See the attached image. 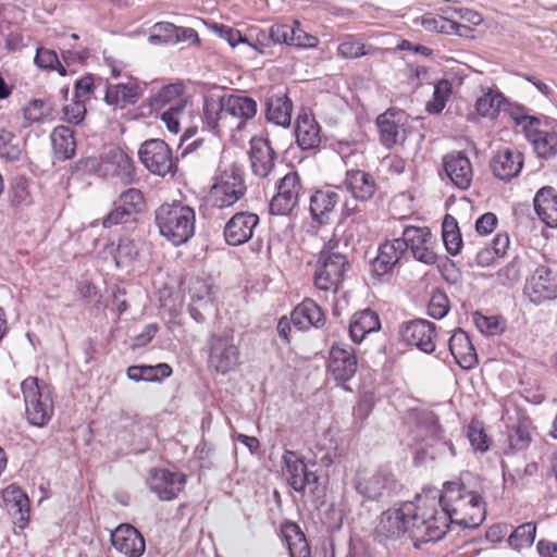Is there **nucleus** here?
Here are the masks:
<instances>
[{"label":"nucleus","mask_w":557,"mask_h":557,"mask_svg":"<svg viewBox=\"0 0 557 557\" xmlns=\"http://www.w3.org/2000/svg\"><path fill=\"white\" fill-rule=\"evenodd\" d=\"M504 101V97L498 92L487 91L475 102V109L482 116L494 117Z\"/></svg>","instance_id":"obj_48"},{"label":"nucleus","mask_w":557,"mask_h":557,"mask_svg":"<svg viewBox=\"0 0 557 557\" xmlns=\"http://www.w3.org/2000/svg\"><path fill=\"white\" fill-rule=\"evenodd\" d=\"M534 209L543 223L557 227V191L550 186L542 187L534 197Z\"/></svg>","instance_id":"obj_36"},{"label":"nucleus","mask_w":557,"mask_h":557,"mask_svg":"<svg viewBox=\"0 0 557 557\" xmlns=\"http://www.w3.org/2000/svg\"><path fill=\"white\" fill-rule=\"evenodd\" d=\"M368 53L366 46L350 36L337 47V55L343 59H357Z\"/></svg>","instance_id":"obj_55"},{"label":"nucleus","mask_w":557,"mask_h":557,"mask_svg":"<svg viewBox=\"0 0 557 557\" xmlns=\"http://www.w3.org/2000/svg\"><path fill=\"white\" fill-rule=\"evenodd\" d=\"M207 348L208 368L219 374L225 375L240 364V351L235 344L232 329L211 334L207 341Z\"/></svg>","instance_id":"obj_6"},{"label":"nucleus","mask_w":557,"mask_h":557,"mask_svg":"<svg viewBox=\"0 0 557 557\" xmlns=\"http://www.w3.org/2000/svg\"><path fill=\"white\" fill-rule=\"evenodd\" d=\"M247 193L245 173L243 169L232 165L222 171L210 189L212 206L225 209L234 206Z\"/></svg>","instance_id":"obj_8"},{"label":"nucleus","mask_w":557,"mask_h":557,"mask_svg":"<svg viewBox=\"0 0 557 557\" xmlns=\"http://www.w3.org/2000/svg\"><path fill=\"white\" fill-rule=\"evenodd\" d=\"M448 347L456 363L466 370L478 364V355L469 335L461 329H456L448 341Z\"/></svg>","instance_id":"obj_30"},{"label":"nucleus","mask_w":557,"mask_h":557,"mask_svg":"<svg viewBox=\"0 0 557 557\" xmlns=\"http://www.w3.org/2000/svg\"><path fill=\"white\" fill-rule=\"evenodd\" d=\"M380 141L387 148L403 146L411 133L409 115L396 108L386 110L376 117Z\"/></svg>","instance_id":"obj_11"},{"label":"nucleus","mask_w":557,"mask_h":557,"mask_svg":"<svg viewBox=\"0 0 557 557\" xmlns=\"http://www.w3.org/2000/svg\"><path fill=\"white\" fill-rule=\"evenodd\" d=\"M536 525L533 522H527L519 525L508 537L510 547L522 549L530 547L535 539Z\"/></svg>","instance_id":"obj_46"},{"label":"nucleus","mask_w":557,"mask_h":557,"mask_svg":"<svg viewBox=\"0 0 557 557\" xmlns=\"http://www.w3.org/2000/svg\"><path fill=\"white\" fill-rule=\"evenodd\" d=\"M348 267L349 263L344 253L321 250L313 274L314 287L324 293L336 294Z\"/></svg>","instance_id":"obj_9"},{"label":"nucleus","mask_w":557,"mask_h":557,"mask_svg":"<svg viewBox=\"0 0 557 557\" xmlns=\"http://www.w3.org/2000/svg\"><path fill=\"white\" fill-rule=\"evenodd\" d=\"M283 474L294 491L302 495L308 494L312 498L322 497L324 487L320 483V476L315 471H311L295 451L286 450L283 455Z\"/></svg>","instance_id":"obj_7"},{"label":"nucleus","mask_w":557,"mask_h":557,"mask_svg":"<svg viewBox=\"0 0 557 557\" xmlns=\"http://www.w3.org/2000/svg\"><path fill=\"white\" fill-rule=\"evenodd\" d=\"M20 154L18 138L8 129H0V157L8 160H17Z\"/></svg>","instance_id":"obj_51"},{"label":"nucleus","mask_w":557,"mask_h":557,"mask_svg":"<svg viewBox=\"0 0 557 557\" xmlns=\"http://www.w3.org/2000/svg\"><path fill=\"white\" fill-rule=\"evenodd\" d=\"M357 366V357L351 346L335 343L331 347L327 369L336 381H349L356 374Z\"/></svg>","instance_id":"obj_21"},{"label":"nucleus","mask_w":557,"mask_h":557,"mask_svg":"<svg viewBox=\"0 0 557 557\" xmlns=\"http://www.w3.org/2000/svg\"><path fill=\"white\" fill-rule=\"evenodd\" d=\"M293 103L285 95L271 96L267 102V120L277 126L288 127L292 122Z\"/></svg>","instance_id":"obj_40"},{"label":"nucleus","mask_w":557,"mask_h":557,"mask_svg":"<svg viewBox=\"0 0 557 557\" xmlns=\"http://www.w3.org/2000/svg\"><path fill=\"white\" fill-rule=\"evenodd\" d=\"M380 327L381 322L377 313L371 309H366L351 317L349 335L352 342L359 344L368 334L377 332Z\"/></svg>","instance_id":"obj_38"},{"label":"nucleus","mask_w":557,"mask_h":557,"mask_svg":"<svg viewBox=\"0 0 557 557\" xmlns=\"http://www.w3.org/2000/svg\"><path fill=\"white\" fill-rule=\"evenodd\" d=\"M213 30L219 35L220 38L224 39L230 44L231 47H236L238 44L248 42V38L243 36L239 30L234 29L226 25L213 26Z\"/></svg>","instance_id":"obj_64"},{"label":"nucleus","mask_w":557,"mask_h":557,"mask_svg":"<svg viewBox=\"0 0 557 557\" xmlns=\"http://www.w3.org/2000/svg\"><path fill=\"white\" fill-rule=\"evenodd\" d=\"M115 202L122 208H125L133 216L143 211L145 207L144 196L141 191L136 188H128L123 191Z\"/></svg>","instance_id":"obj_50"},{"label":"nucleus","mask_w":557,"mask_h":557,"mask_svg":"<svg viewBox=\"0 0 557 557\" xmlns=\"http://www.w3.org/2000/svg\"><path fill=\"white\" fill-rule=\"evenodd\" d=\"M48 115V108L42 100L35 99L23 110L24 127L41 122Z\"/></svg>","instance_id":"obj_56"},{"label":"nucleus","mask_w":557,"mask_h":557,"mask_svg":"<svg viewBox=\"0 0 557 557\" xmlns=\"http://www.w3.org/2000/svg\"><path fill=\"white\" fill-rule=\"evenodd\" d=\"M480 479L471 472H462L457 479L445 482L438 497L448 513L450 523L475 529L485 519V503Z\"/></svg>","instance_id":"obj_1"},{"label":"nucleus","mask_w":557,"mask_h":557,"mask_svg":"<svg viewBox=\"0 0 557 557\" xmlns=\"http://www.w3.org/2000/svg\"><path fill=\"white\" fill-rule=\"evenodd\" d=\"M250 162L252 172L267 177L275 164V151L267 138L255 137L250 140Z\"/></svg>","instance_id":"obj_31"},{"label":"nucleus","mask_w":557,"mask_h":557,"mask_svg":"<svg viewBox=\"0 0 557 557\" xmlns=\"http://www.w3.org/2000/svg\"><path fill=\"white\" fill-rule=\"evenodd\" d=\"M138 156L149 172L160 176L170 173L174 166L172 150L161 139L146 140L140 146Z\"/></svg>","instance_id":"obj_16"},{"label":"nucleus","mask_w":557,"mask_h":557,"mask_svg":"<svg viewBox=\"0 0 557 557\" xmlns=\"http://www.w3.org/2000/svg\"><path fill=\"white\" fill-rule=\"evenodd\" d=\"M159 233L174 246L187 243L195 234V210L182 202L161 205L154 213Z\"/></svg>","instance_id":"obj_4"},{"label":"nucleus","mask_w":557,"mask_h":557,"mask_svg":"<svg viewBox=\"0 0 557 557\" xmlns=\"http://www.w3.org/2000/svg\"><path fill=\"white\" fill-rule=\"evenodd\" d=\"M52 148L60 160L71 159L76 149L74 132L69 126H57L51 134Z\"/></svg>","instance_id":"obj_42"},{"label":"nucleus","mask_w":557,"mask_h":557,"mask_svg":"<svg viewBox=\"0 0 557 557\" xmlns=\"http://www.w3.org/2000/svg\"><path fill=\"white\" fill-rule=\"evenodd\" d=\"M411 506L409 502L398 507L389 508L380 516L375 528L376 535L383 539L396 540L408 534L411 539Z\"/></svg>","instance_id":"obj_15"},{"label":"nucleus","mask_w":557,"mask_h":557,"mask_svg":"<svg viewBox=\"0 0 557 557\" xmlns=\"http://www.w3.org/2000/svg\"><path fill=\"white\" fill-rule=\"evenodd\" d=\"M444 171L453 185L459 189L470 187L473 169L469 158L460 151L448 153L443 159Z\"/></svg>","instance_id":"obj_27"},{"label":"nucleus","mask_w":557,"mask_h":557,"mask_svg":"<svg viewBox=\"0 0 557 557\" xmlns=\"http://www.w3.org/2000/svg\"><path fill=\"white\" fill-rule=\"evenodd\" d=\"M418 428L420 433L425 437H430L432 440H441L442 437L441 425L438 424L436 416L432 412H424L420 416L418 420Z\"/></svg>","instance_id":"obj_54"},{"label":"nucleus","mask_w":557,"mask_h":557,"mask_svg":"<svg viewBox=\"0 0 557 557\" xmlns=\"http://www.w3.org/2000/svg\"><path fill=\"white\" fill-rule=\"evenodd\" d=\"M502 419L507 426L504 454L509 456L515 453L524 451L532 442V422L529 417L519 410H516V417H512L509 409L505 406Z\"/></svg>","instance_id":"obj_13"},{"label":"nucleus","mask_w":557,"mask_h":557,"mask_svg":"<svg viewBox=\"0 0 557 557\" xmlns=\"http://www.w3.org/2000/svg\"><path fill=\"white\" fill-rule=\"evenodd\" d=\"M223 97L228 114L234 117L233 129L240 131L246 121L257 114V102L252 98L242 95H224Z\"/></svg>","instance_id":"obj_33"},{"label":"nucleus","mask_w":557,"mask_h":557,"mask_svg":"<svg viewBox=\"0 0 557 557\" xmlns=\"http://www.w3.org/2000/svg\"><path fill=\"white\" fill-rule=\"evenodd\" d=\"M143 381L160 382L162 379L172 374V368L168 363H158L156 366H140Z\"/></svg>","instance_id":"obj_59"},{"label":"nucleus","mask_w":557,"mask_h":557,"mask_svg":"<svg viewBox=\"0 0 557 557\" xmlns=\"http://www.w3.org/2000/svg\"><path fill=\"white\" fill-rule=\"evenodd\" d=\"M511 120L524 133L540 158L549 159L557 154V122L546 116L528 114L523 107L512 108Z\"/></svg>","instance_id":"obj_3"},{"label":"nucleus","mask_w":557,"mask_h":557,"mask_svg":"<svg viewBox=\"0 0 557 557\" xmlns=\"http://www.w3.org/2000/svg\"><path fill=\"white\" fill-rule=\"evenodd\" d=\"M295 136L298 146L302 150H312L319 147L321 143V127L311 113L302 110L298 114Z\"/></svg>","instance_id":"obj_32"},{"label":"nucleus","mask_w":557,"mask_h":557,"mask_svg":"<svg viewBox=\"0 0 557 557\" xmlns=\"http://www.w3.org/2000/svg\"><path fill=\"white\" fill-rule=\"evenodd\" d=\"M113 547L127 557H140L146 548L140 532L131 524H121L111 533Z\"/></svg>","instance_id":"obj_26"},{"label":"nucleus","mask_w":557,"mask_h":557,"mask_svg":"<svg viewBox=\"0 0 557 557\" xmlns=\"http://www.w3.org/2000/svg\"><path fill=\"white\" fill-rule=\"evenodd\" d=\"M234 117H231L225 106L224 97L208 96L202 108V122L207 128L216 135L233 133Z\"/></svg>","instance_id":"obj_20"},{"label":"nucleus","mask_w":557,"mask_h":557,"mask_svg":"<svg viewBox=\"0 0 557 557\" xmlns=\"http://www.w3.org/2000/svg\"><path fill=\"white\" fill-rule=\"evenodd\" d=\"M294 26L288 24L275 23L270 26V38L274 45H287L290 46L293 42V30Z\"/></svg>","instance_id":"obj_60"},{"label":"nucleus","mask_w":557,"mask_h":557,"mask_svg":"<svg viewBox=\"0 0 557 557\" xmlns=\"http://www.w3.org/2000/svg\"><path fill=\"white\" fill-rule=\"evenodd\" d=\"M259 224V216L251 212H238L225 224L224 237L227 244L238 246L248 242Z\"/></svg>","instance_id":"obj_24"},{"label":"nucleus","mask_w":557,"mask_h":557,"mask_svg":"<svg viewBox=\"0 0 557 557\" xmlns=\"http://www.w3.org/2000/svg\"><path fill=\"white\" fill-rule=\"evenodd\" d=\"M406 253L405 243L400 238L386 240L379 247L376 258L372 262V271L377 276L391 273Z\"/></svg>","instance_id":"obj_29"},{"label":"nucleus","mask_w":557,"mask_h":557,"mask_svg":"<svg viewBox=\"0 0 557 557\" xmlns=\"http://www.w3.org/2000/svg\"><path fill=\"white\" fill-rule=\"evenodd\" d=\"M399 333L404 342L425 354L435 350L436 326L431 321L424 319L408 321L400 326Z\"/></svg>","instance_id":"obj_19"},{"label":"nucleus","mask_w":557,"mask_h":557,"mask_svg":"<svg viewBox=\"0 0 557 557\" xmlns=\"http://www.w3.org/2000/svg\"><path fill=\"white\" fill-rule=\"evenodd\" d=\"M27 420L36 426L46 425L53 416L54 406L50 387L35 376L26 377L21 384Z\"/></svg>","instance_id":"obj_5"},{"label":"nucleus","mask_w":557,"mask_h":557,"mask_svg":"<svg viewBox=\"0 0 557 557\" xmlns=\"http://www.w3.org/2000/svg\"><path fill=\"white\" fill-rule=\"evenodd\" d=\"M34 61L40 69L57 71L61 76L66 75L65 66L60 62L57 52L53 50L38 48Z\"/></svg>","instance_id":"obj_49"},{"label":"nucleus","mask_w":557,"mask_h":557,"mask_svg":"<svg viewBox=\"0 0 557 557\" xmlns=\"http://www.w3.org/2000/svg\"><path fill=\"white\" fill-rule=\"evenodd\" d=\"M189 97L182 83H173L152 90L147 103L151 111H161L172 107H187Z\"/></svg>","instance_id":"obj_25"},{"label":"nucleus","mask_w":557,"mask_h":557,"mask_svg":"<svg viewBox=\"0 0 557 557\" xmlns=\"http://www.w3.org/2000/svg\"><path fill=\"white\" fill-rule=\"evenodd\" d=\"M247 38L248 42L246 44L261 54L265 53V50L273 46L272 40L270 38V29L251 30Z\"/></svg>","instance_id":"obj_58"},{"label":"nucleus","mask_w":557,"mask_h":557,"mask_svg":"<svg viewBox=\"0 0 557 557\" xmlns=\"http://www.w3.org/2000/svg\"><path fill=\"white\" fill-rule=\"evenodd\" d=\"M520 274L521 261L519 258H515L512 261L496 272L495 280L503 286H512L520 278Z\"/></svg>","instance_id":"obj_52"},{"label":"nucleus","mask_w":557,"mask_h":557,"mask_svg":"<svg viewBox=\"0 0 557 557\" xmlns=\"http://www.w3.org/2000/svg\"><path fill=\"white\" fill-rule=\"evenodd\" d=\"M138 251V243L127 237L120 238L116 247H110V253L113 255L117 268L134 261Z\"/></svg>","instance_id":"obj_45"},{"label":"nucleus","mask_w":557,"mask_h":557,"mask_svg":"<svg viewBox=\"0 0 557 557\" xmlns=\"http://www.w3.org/2000/svg\"><path fill=\"white\" fill-rule=\"evenodd\" d=\"M186 33L195 34L191 28H182L169 22H159L152 26L148 41L151 45L175 44Z\"/></svg>","instance_id":"obj_43"},{"label":"nucleus","mask_w":557,"mask_h":557,"mask_svg":"<svg viewBox=\"0 0 557 557\" xmlns=\"http://www.w3.org/2000/svg\"><path fill=\"white\" fill-rule=\"evenodd\" d=\"M409 504L412 509L411 540L428 543L438 541L446 534L450 520L442 506L437 490H426Z\"/></svg>","instance_id":"obj_2"},{"label":"nucleus","mask_w":557,"mask_h":557,"mask_svg":"<svg viewBox=\"0 0 557 557\" xmlns=\"http://www.w3.org/2000/svg\"><path fill=\"white\" fill-rule=\"evenodd\" d=\"M523 164L524 156L516 148L499 149L490 161L493 175L504 182H509L517 177Z\"/></svg>","instance_id":"obj_22"},{"label":"nucleus","mask_w":557,"mask_h":557,"mask_svg":"<svg viewBox=\"0 0 557 557\" xmlns=\"http://www.w3.org/2000/svg\"><path fill=\"white\" fill-rule=\"evenodd\" d=\"M355 487L363 498L380 500L391 496L395 487V480L393 474L386 470L360 471L357 474Z\"/></svg>","instance_id":"obj_17"},{"label":"nucleus","mask_w":557,"mask_h":557,"mask_svg":"<svg viewBox=\"0 0 557 557\" xmlns=\"http://www.w3.org/2000/svg\"><path fill=\"white\" fill-rule=\"evenodd\" d=\"M339 200V193L332 187L317 189L309 200V211L312 220L319 224H325Z\"/></svg>","instance_id":"obj_28"},{"label":"nucleus","mask_w":557,"mask_h":557,"mask_svg":"<svg viewBox=\"0 0 557 557\" xmlns=\"http://www.w3.org/2000/svg\"><path fill=\"white\" fill-rule=\"evenodd\" d=\"M449 311V300L447 295L440 289L432 293L428 305V314L433 319H443Z\"/></svg>","instance_id":"obj_53"},{"label":"nucleus","mask_w":557,"mask_h":557,"mask_svg":"<svg viewBox=\"0 0 557 557\" xmlns=\"http://www.w3.org/2000/svg\"><path fill=\"white\" fill-rule=\"evenodd\" d=\"M133 218L134 216L131 215V213H128L127 210H125V208H122L114 201L113 208L103 218L102 225L106 228H110L122 223H127L131 220H133Z\"/></svg>","instance_id":"obj_61"},{"label":"nucleus","mask_w":557,"mask_h":557,"mask_svg":"<svg viewBox=\"0 0 557 557\" xmlns=\"http://www.w3.org/2000/svg\"><path fill=\"white\" fill-rule=\"evenodd\" d=\"M523 295L534 306L556 300L557 273L545 264L535 267L525 280Z\"/></svg>","instance_id":"obj_10"},{"label":"nucleus","mask_w":557,"mask_h":557,"mask_svg":"<svg viewBox=\"0 0 557 557\" xmlns=\"http://www.w3.org/2000/svg\"><path fill=\"white\" fill-rule=\"evenodd\" d=\"M292 322L297 330L307 331L312 326H322L325 322V315L317 302L307 298L292 311Z\"/></svg>","instance_id":"obj_34"},{"label":"nucleus","mask_w":557,"mask_h":557,"mask_svg":"<svg viewBox=\"0 0 557 557\" xmlns=\"http://www.w3.org/2000/svg\"><path fill=\"white\" fill-rule=\"evenodd\" d=\"M2 499L9 512L20 516L17 519L18 527H26L29 521V499L27 495L18 486L11 484L2 491Z\"/></svg>","instance_id":"obj_37"},{"label":"nucleus","mask_w":557,"mask_h":557,"mask_svg":"<svg viewBox=\"0 0 557 557\" xmlns=\"http://www.w3.org/2000/svg\"><path fill=\"white\" fill-rule=\"evenodd\" d=\"M140 97V88L136 82L109 85L106 90V102L109 106L124 108L134 104Z\"/></svg>","instance_id":"obj_39"},{"label":"nucleus","mask_w":557,"mask_h":557,"mask_svg":"<svg viewBox=\"0 0 557 557\" xmlns=\"http://www.w3.org/2000/svg\"><path fill=\"white\" fill-rule=\"evenodd\" d=\"M282 533L287 543L290 557H311L310 547L298 524L286 522L282 527Z\"/></svg>","instance_id":"obj_41"},{"label":"nucleus","mask_w":557,"mask_h":557,"mask_svg":"<svg viewBox=\"0 0 557 557\" xmlns=\"http://www.w3.org/2000/svg\"><path fill=\"white\" fill-rule=\"evenodd\" d=\"M211 284L205 280L196 278L189 286V295L193 301L209 302L211 300Z\"/></svg>","instance_id":"obj_63"},{"label":"nucleus","mask_w":557,"mask_h":557,"mask_svg":"<svg viewBox=\"0 0 557 557\" xmlns=\"http://www.w3.org/2000/svg\"><path fill=\"white\" fill-rule=\"evenodd\" d=\"M302 185L297 172L290 171L277 183V191L270 202V212L287 215L297 206Z\"/></svg>","instance_id":"obj_18"},{"label":"nucleus","mask_w":557,"mask_h":557,"mask_svg":"<svg viewBox=\"0 0 557 557\" xmlns=\"http://www.w3.org/2000/svg\"><path fill=\"white\" fill-rule=\"evenodd\" d=\"M451 94V84L447 79H442L434 86L432 99L428 101L425 110L429 113H440L445 108L447 99Z\"/></svg>","instance_id":"obj_47"},{"label":"nucleus","mask_w":557,"mask_h":557,"mask_svg":"<svg viewBox=\"0 0 557 557\" xmlns=\"http://www.w3.org/2000/svg\"><path fill=\"white\" fill-rule=\"evenodd\" d=\"M186 478L180 472L165 469H153L148 480L149 488L161 500H172L184 488Z\"/></svg>","instance_id":"obj_23"},{"label":"nucleus","mask_w":557,"mask_h":557,"mask_svg":"<svg viewBox=\"0 0 557 557\" xmlns=\"http://www.w3.org/2000/svg\"><path fill=\"white\" fill-rule=\"evenodd\" d=\"M294 34H293V42H290V46L297 47V48H315L319 45V38L317 36H313L307 32H305L300 25L299 22L295 23V26L293 27Z\"/></svg>","instance_id":"obj_62"},{"label":"nucleus","mask_w":557,"mask_h":557,"mask_svg":"<svg viewBox=\"0 0 557 557\" xmlns=\"http://www.w3.org/2000/svg\"><path fill=\"white\" fill-rule=\"evenodd\" d=\"M442 237L447 252L451 256L459 253L462 247V238L457 220L446 214L442 224Z\"/></svg>","instance_id":"obj_44"},{"label":"nucleus","mask_w":557,"mask_h":557,"mask_svg":"<svg viewBox=\"0 0 557 557\" xmlns=\"http://www.w3.org/2000/svg\"><path fill=\"white\" fill-rule=\"evenodd\" d=\"M89 170H94L99 176L120 177L129 183L134 174L133 159L120 148H112L100 160L89 158L86 162Z\"/></svg>","instance_id":"obj_12"},{"label":"nucleus","mask_w":557,"mask_h":557,"mask_svg":"<svg viewBox=\"0 0 557 557\" xmlns=\"http://www.w3.org/2000/svg\"><path fill=\"white\" fill-rule=\"evenodd\" d=\"M346 189L360 201L370 200L377 188L374 177L362 170H349L344 181Z\"/></svg>","instance_id":"obj_35"},{"label":"nucleus","mask_w":557,"mask_h":557,"mask_svg":"<svg viewBox=\"0 0 557 557\" xmlns=\"http://www.w3.org/2000/svg\"><path fill=\"white\" fill-rule=\"evenodd\" d=\"M400 239L405 243V251L410 250L417 261L425 264L436 262L437 256L434 250L436 240L429 227L407 225Z\"/></svg>","instance_id":"obj_14"},{"label":"nucleus","mask_w":557,"mask_h":557,"mask_svg":"<svg viewBox=\"0 0 557 557\" xmlns=\"http://www.w3.org/2000/svg\"><path fill=\"white\" fill-rule=\"evenodd\" d=\"M186 107H172L165 109L161 115L160 120L164 123L165 127L169 132L173 134H178L181 131V120L184 115Z\"/></svg>","instance_id":"obj_57"}]
</instances>
